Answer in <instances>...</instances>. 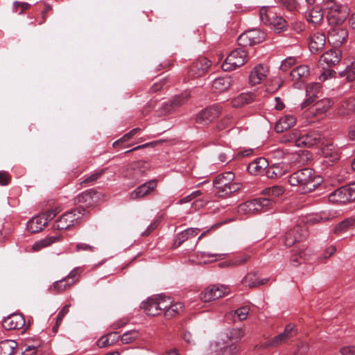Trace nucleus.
I'll use <instances>...</instances> for the list:
<instances>
[{
	"instance_id": "19",
	"label": "nucleus",
	"mask_w": 355,
	"mask_h": 355,
	"mask_svg": "<svg viewBox=\"0 0 355 355\" xmlns=\"http://www.w3.org/2000/svg\"><path fill=\"white\" fill-rule=\"evenodd\" d=\"M163 301H158V298H149L146 302H142L141 308L148 315L156 316L161 313L166 306H161Z\"/></svg>"
},
{
	"instance_id": "45",
	"label": "nucleus",
	"mask_w": 355,
	"mask_h": 355,
	"mask_svg": "<svg viewBox=\"0 0 355 355\" xmlns=\"http://www.w3.org/2000/svg\"><path fill=\"white\" fill-rule=\"evenodd\" d=\"M239 351L240 347L236 343H232L221 348L218 355H236Z\"/></svg>"
},
{
	"instance_id": "26",
	"label": "nucleus",
	"mask_w": 355,
	"mask_h": 355,
	"mask_svg": "<svg viewBox=\"0 0 355 355\" xmlns=\"http://www.w3.org/2000/svg\"><path fill=\"white\" fill-rule=\"evenodd\" d=\"M232 78L230 76L220 77L216 78L212 84V89L216 93L225 92L232 85Z\"/></svg>"
},
{
	"instance_id": "50",
	"label": "nucleus",
	"mask_w": 355,
	"mask_h": 355,
	"mask_svg": "<svg viewBox=\"0 0 355 355\" xmlns=\"http://www.w3.org/2000/svg\"><path fill=\"white\" fill-rule=\"evenodd\" d=\"M242 187V183L232 181L224 193V198L239 191Z\"/></svg>"
},
{
	"instance_id": "57",
	"label": "nucleus",
	"mask_w": 355,
	"mask_h": 355,
	"mask_svg": "<svg viewBox=\"0 0 355 355\" xmlns=\"http://www.w3.org/2000/svg\"><path fill=\"white\" fill-rule=\"evenodd\" d=\"M64 216L65 214H63L62 216L60 218V219L55 222V223L53 225V229L54 230H61L63 231L64 232H66L67 225H65V221H62V219H64Z\"/></svg>"
},
{
	"instance_id": "47",
	"label": "nucleus",
	"mask_w": 355,
	"mask_h": 355,
	"mask_svg": "<svg viewBox=\"0 0 355 355\" xmlns=\"http://www.w3.org/2000/svg\"><path fill=\"white\" fill-rule=\"evenodd\" d=\"M213 291H214V300H216L218 298L224 297L226 294L229 293L230 288L223 285H220V286L214 285Z\"/></svg>"
},
{
	"instance_id": "59",
	"label": "nucleus",
	"mask_w": 355,
	"mask_h": 355,
	"mask_svg": "<svg viewBox=\"0 0 355 355\" xmlns=\"http://www.w3.org/2000/svg\"><path fill=\"white\" fill-rule=\"evenodd\" d=\"M11 180V175L5 171H0V185L6 186Z\"/></svg>"
},
{
	"instance_id": "44",
	"label": "nucleus",
	"mask_w": 355,
	"mask_h": 355,
	"mask_svg": "<svg viewBox=\"0 0 355 355\" xmlns=\"http://www.w3.org/2000/svg\"><path fill=\"white\" fill-rule=\"evenodd\" d=\"M83 272V268L77 267L68 274V287L78 282L80 274Z\"/></svg>"
},
{
	"instance_id": "17",
	"label": "nucleus",
	"mask_w": 355,
	"mask_h": 355,
	"mask_svg": "<svg viewBox=\"0 0 355 355\" xmlns=\"http://www.w3.org/2000/svg\"><path fill=\"white\" fill-rule=\"evenodd\" d=\"M342 58V52L338 49H331L324 52L320 58V64H326L331 67L338 64Z\"/></svg>"
},
{
	"instance_id": "60",
	"label": "nucleus",
	"mask_w": 355,
	"mask_h": 355,
	"mask_svg": "<svg viewBox=\"0 0 355 355\" xmlns=\"http://www.w3.org/2000/svg\"><path fill=\"white\" fill-rule=\"evenodd\" d=\"M248 313L249 309L245 306L239 308L235 311V315H237V317L241 321L246 319Z\"/></svg>"
},
{
	"instance_id": "18",
	"label": "nucleus",
	"mask_w": 355,
	"mask_h": 355,
	"mask_svg": "<svg viewBox=\"0 0 355 355\" xmlns=\"http://www.w3.org/2000/svg\"><path fill=\"white\" fill-rule=\"evenodd\" d=\"M2 325L6 330L20 329L25 326V319L21 313H13L3 320Z\"/></svg>"
},
{
	"instance_id": "39",
	"label": "nucleus",
	"mask_w": 355,
	"mask_h": 355,
	"mask_svg": "<svg viewBox=\"0 0 355 355\" xmlns=\"http://www.w3.org/2000/svg\"><path fill=\"white\" fill-rule=\"evenodd\" d=\"M271 24L278 33H281L282 31L286 30L288 26L287 21L281 16L274 17Z\"/></svg>"
},
{
	"instance_id": "8",
	"label": "nucleus",
	"mask_w": 355,
	"mask_h": 355,
	"mask_svg": "<svg viewBox=\"0 0 355 355\" xmlns=\"http://www.w3.org/2000/svg\"><path fill=\"white\" fill-rule=\"evenodd\" d=\"M221 113V107L218 105H214L200 111L196 118V122L199 124L207 125L215 119L218 118Z\"/></svg>"
},
{
	"instance_id": "13",
	"label": "nucleus",
	"mask_w": 355,
	"mask_h": 355,
	"mask_svg": "<svg viewBox=\"0 0 355 355\" xmlns=\"http://www.w3.org/2000/svg\"><path fill=\"white\" fill-rule=\"evenodd\" d=\"M269 73L267 65L259 64L256 65L250 71L249 75V83L251 85H257L264 80Z\"/></svg>"
},
{
	"instance_id": "34",
	"label": "nucleus",
	"mask_w": 355,
	"mask_h": 355,
	"mask_svg": "<svg viewBox=\"0 0 355 355\" xmlns=\"http://www.w3.org/2000/svg\"><path fill=\"white\" fill-rule=\"evenodd\" d=\"M189 96V93L185 92L184 93L172 97L169 101L173 106L174 111L184 105L188 101Z\"/></svg>"
},
{
	"instance_id": "24",
	"label": "nucleus",
	"mask_w": 355,
	"mask_h": 355,
	"mask_svg": "<svg viewBox=\"0 0 355 355\" xmlns=\"http://www.w3.org/2000/svg\"><path fill=\"white\" fill-rule=\"evenodd\" d=\"M288 166L283 163L275 164L266 169V175L270 179L281 178L288 171Z\"/></svg>"
},
{
	"instance_id": "62",
	"label": "nucleus",
	"mask_w": 355,
	"mask_h": 355,
	"mask_svg": "<svg viewBox=\"0 0 355 355\" xmlns=\"http://www.w3.org/2000/svg\"><path fill=\"white\" fill-rule=\"evenodd\" d=\"M336 74V72L331 69H328L327 70H324L320 76L319 79L321 81H325L329 78L335 77Z\"/></svg>"
},
{
	"instance_id": "3",
	"label": "nucleus",
	"mask_w": 355,
	"mask_h": 355,
	"mask_svg": "<svg viewBox=\"0 0 355 355\" xmlns=\"http://www.w3.org/2000/svg\"><path fill=\"white\" fill-rule=\"evenodd\" d=\"M324 8L327 10V18L331 26L342 24L349 15V8L336 0H326Z\"/></svg>"
},
{
	"instance_id": "5",
	"label": "nucleus",
	"mask_w": 355,
	"mask_h": 355,
	"mask_svg": "<svg viewBox=\"0 0 355 355\" xmlns=\"http://www.w3.org/2000/svg\"><path fill=\"white\" fill-rule=\"evenodd\" d=\"M329 198L333 202L347 203L354 201L355 182L337 189L330 193Z\"/></svg>"
},
{
	"instance_id": "30",
	"label": "nucleus",
	"mask_w": 355,
	"mask_h": 355,
	"mask_svg": "<svg viewBox=\"0 0 355 355\" xmlns=\"http://www.w3.org/2000/svg\"><path fill=\"white\" fill-rule=\"evenodd\" d=\"M62 239V234L46 237L44 239H42L40 241L35 242L32 245V250L35 252H37L44 248L49 246L51 244L53 243L54 242L61 240Z\"/></svg>"
},
{
	"instance_id": "49",
	"label": "nucleus",
	"mask_w": 355,
	"mask_h": 355,
	"mask_svg": "<svg viewBox=\"0 0 355 355\" xmlns=\"http://www.w3.org/2000/svg\"><path fill=\"white\" fill-rule=\"evenodd\" d=\"M265 191L269 196L278 197L284 193V189L281 186H273L266 188Z\"/></svg>"
},
{
	"instance_id": "46",
	"label": "nucleus",
	"mask_w": 355,
	"mask_h": 355,
	"mask_svg": "<svg viewBox=\"0 0 355 355\" xmlns=\"http://www.w3.org/2000/svg\"><path fill=\"white\" fill-rule=\"evenodd\" d=\"M279 3L282 8L291 12L296 10L299 6L297 0H279Z\"/></svg>"
},
{
	"instance_id": "54",
	"label": "nucleus",
	"mask_w": 355,
	"mask_h": 355,
	"mask_svg": "<svg viewBox=\"0 0 355 355\" xmlns=\"http://www.w3.org/2000/svg\"><path fill=\"white\" fill-rule=\"evenodd\" d=\"M238 44L239 46H241V48L245 49L247 46H252L249 37H248V35L246 33H242L239 37H238Z\"/></svg>"
},
{
	"instance_id": "31",
	"label": "nucleus",
	"mask_w": 355,
	"mask_h": 355,
	"mask_svg": "<svg viewBox=\"0 0 355 355\" xmlns=\"http://www.w3.org/2000/svg\"><path fill=\"white\" fill-rule=\"evenodd\" d=\"M17 343L13 340H4L0 342V355H15Z\"/></svg>"
},
{
	"instance_id": "11",
	"label": "nucleus",
	"mask_w": 355,
	"mask_h": 355,
	"mask_svg": "<svg viewBox=\"0 0 355 355\" xmlns=\"http://www.w3.org/2000/svg\"><path fill=\"white\" fill-rule=\"evenodd\" d=\"M211 66V62L206 58H201L192 63L188 69V76L191 78H198L203 76Z\"/></svg>"
},
{
	"instance_id": "29",
	"label": "nucleus",
	"mask_w": 355,
	"mask_h": 355,
	"mask_svg": "<svg viewBox=\"0 0 355 355\" xmlns=\"http://www.w3.org/2000/svg\"><path fill=\"white\" fill-rule=\"evenodd\" d=\"M333 104L334 103L330 98H323L318 101L311 109L315 115H320L327 112Z\"/></svg>"
},
{
	"instance_id": "7",
	"label": "nucleus",
	"mask_w": 355,
	"mask_h": 355,
	"mask_svg": "<svg viewBox=\"0 0 355 355\" xmlns=\"http://www.w3.org/2000/svg\"><path fill=\"white\" fill-rule=\"evenodd\" d=\"M235 175L232 171H227L217 175L214 181L213 186L216 189V196L224 198V193L230 183L234 181Z\"/></svg>"
},
{
	"instance_id": "64",
	"label": "nucleus",
	"mask_w": 355,
	"mask_h": 355,
	"mask_svg": "<svg viewBox=\"0 0 355 355\" xmlns=\"http://www.w3.org/2000/svg\"><path fill=\"white\" fill-rule=\"evenodd\" d=\"M340 352L342 355H355V346L343 347Z\"/></svg>"
},
{
	"instance_id": "58",
	"label": "nucleus",
	"mask_w": 355,
	"mask_h": 355,
	"mask_svg": "<svg viewBox=\"0 0 355 355\" xmlns=\"http://www.w3.org/2000/svg\"><path fill=\"white\" fill-rule=\"evenodd\" d=\"M202 192L200 190H197L192 192L191 194L185 196L180 200V204H184L191 201L193 199L201 196Z\"/></svg>"
},
{
	"instance_id": "63",
	"label": "nucleus",
	"mask_w": 355,
	"mask_h": 355,
	"mask_svg": "<svg viewBox=\"0 0 355 355\" xmlns=\"http://www.w3.org/2000/svg\"><path fill=\"white\" fill-rule=\"evenodd\" d=\"M349 73L347 77V81L352 82L355 80V60L352 64L347 66Z\"/></svg>"
},
{
	"instance_id": "40",
	"label": "nucleus",
	"mask_w": 355,
	"mask_h": 355,
	"mask_svg": "<svg viewBox=\"0 0 355 355\" xmlns=\"http://www.w3.org/2000/svg\"><path fill=\"white\" fill-rule=\"evenodd\" d=\"M252 45L259 44L264 39V33L259 31H250L245 32Z\"/></svg>"
},
{
	"instance_id": "9",
	"label": "nucleus",
	"mask_w": 355,
	"mask_h": 355,
	"mask_svg": "<svg viewBox=\"0 0 355 355\" xmlns=\"http://www.w3.org/2000/svg\"><path fill=\"white\" fill-rule=\"evenodd\" d=\"M347 38V29L340 27L338 25L334 26V27H331L328 32V41L335 47L340 46L343 44L345 43Z\"/></svg>"
},
{
	"instance_id": "6",
	"label": "nucleus",
	"mask_w": 355,
	"mask_h": 355,
	"mask_svg": "<svg viewBox=\"0 0 355 355\" xmlns=\"http://www.w3.org/2000/svg\"><path fill=\"white\" fill-rule=\"evenodd\" d=\"M324 137L319 131H311L295 137V145L311 148L317 145H324Z\"/></svg>"
},
{
	"instance_id": "22",
	"label": "nucleus",
	"mask_w": 355,
	"mask_h": 355,
	"mask_svg": "<svg viewBox=\"0 0 355 355\" xmlns=\"http://www.w3.org/2000/svg\"><path fill=\"white\" fill-rule=\"evenodd\" d=\"M326 37L323 33H316L310 38L309 47L313 53H317L321 51L325 44Z\"/></svg>"
},
{
	"instance_id": "20",
	"label": "nucleus",
	"mask_w": 355,
	"mask_h": 355,
	"mask_svg": "<svg viewBox=\"0 0 355 355\" xmlns=\"http://www.w3.org/2000/svg\"><path fill=\"white\" fill-rule=\"evenodd\" d=\"M199 232L200 230L198 228H188L178 234L174 239L172 248H178L186 241L195 238Z\"/></svg>"
},
{
	"instance_id": "25",
	"label": "nucleus",
	"mask_w": 355,
	"mask_h": 355,
	"mask_svg": "<svg viewBox=\"0 0 355 355\" xmlns=\"http://www.w3.org/2000/svg\"><path fill=\"white\" fill-rule=\"evenodd\" d=\"M295 123L296 118L293 115H286L276 123L275 130L277 133H281L290 129Z\"/></svg>"
},
{
	"instance_id": "28",
	"label": "nucleus",
	"mask_w": 355,
	"mask_h": 355,
	"mask_svg": "<svg viewBox=\"0 0 355 355\" xmlns=\"http://www.w3.org/2000/svg\"><path fill=\"white\" fill-rule=\"evenodd\" d=\"M256 98L253 93H242L232 100V104L235 107H242L255 101Z\"/></svg>"
},
{
	"instance_id": "61",
	"label": "nucleus",
	"mask_w": 355,
	"mask_h": 355,
	"mask_svg": "<svg viewBox=\"0 0 355 355\" xmlns=\"http://www.w3.org/2000/svg\"><path fill=\"white\" fill-rule=\"evenodd\" d=\"M312 254V250L309 248L300 249L297 252V256L304 261L308 260Z\"/></svg>"
},
{
	"instance_id": "51",
	"label": "nucleus",
	"mask_w": 355,
	"mask_h": 355,
	"mask_svg": "<svg viewBox=\"0 0 355 355\" xmlns=\"http://www.w3.org/2000/svg\"><path fill=\"white\" fill-rule=\"evenodd\" d=\"M31 5L26 2L15 1L13 3V12L21 15L24 10L28 9Z\"/></svg>"
},
{
	"instance_id": "15",
	"label": "nucleus",
	"mask_w": 355,
	"mask_h": 355,
	"mask_svg": "<svg viewBox=\"0 0 355 355\" xmlns=\"http://www.w3.org/2000/svg\"><path fill=\"white\" fill-rule=\"evenodd\" d=\"M157 186V182L156 180L145 182L130 193V198L137 200L150 195L154 191Z\"/></svg>"
},
{
	"instance_id": "32",
	"label": "nucleus",
	"mask_w": 355,
	"mask_h": 355,
	"mask_svg": "<svg viewBox=\"0 0 355 355\" xmlns=\"http://www.w3.org/2000/svg\"><path fill=\"white\" fill-rule=\"evenodd\" d=\"M268 281V279L267 278L259 280L254 273H248L243 279L242 284L249 288H254L265 284Z\"/></svg>"
},
{
	"instance_id": "48",
	"label": "nucleus",
	"mask_w": 355,
	"mask_h": 355,
	"mask_svg": "<svg viewBox=\"0 0 355 355\" xmlns=\"http://www.w3.org/2000/svg\"><path fill=\"white\" fill-rule=\"evenodd\" d=\"M213 290L214 285L205 288L204 291H202L200 294V299L205 302H208L214 300V291Z\"/></svg>"
},
{
	"instance_id": "1",
	"label": "nucleus",
	"mask_w": 355,
	"mask_h": 355,
	"mask_svg": "<svg viewBox=\"0 0 355 355\" xmlns=\"http://www.w3.org/2000/svg\"><path fill=\"white\" fill-rule=\"evenodd\" d=\"M288 182L292 187H296L302 193H310L315 189L320 183V177L316 175L311 168H304L291 174Z\"/></svg>"
},
{
	"instance_id": "52",
	"label": "nucleus",
	"mask_w": 355,
	"mask_h": 355,
	"mask_svg": "<svg viewBox=\"0 0 355 355\" xmlns=\"http://www.w3.org/2000/svg\"><path fill=\"white\" fill-rule=\"evenodd\" d=\"M159 115H167L169 114L174 111L173 106L171 105L170 101L164 102L162 104V105L159 107L157 110Z\"/></svg>"
},
{
	"instance_id": "42",
	"label": "nucleus",
	"mask_w": 355,
	"mask_h": 355,
	"mask_svg": "<svg viewBox=\"0 0 355 355\" xmlns=\"http://www.w3.org/2000/svg\"><path fill=\"white\" fill-rule=\"evenodd\" d=\"M107 168H101L96 171L94 173L88 176L84 180L81 182V184H93L98 179H100L103 175L105 173Z\"/></svg>"
},
{
	"instance_id": "56",
	"label": "nucleus",
	"mask_w": 355,
	"mask_h": 355,
	"mask_svg": "<svg viewBox=\"0 0 355 355\" xmlns=\"http://www.w3.org/2000/svg\"><path fill=\"white\" fill-rule=\"evenodd\" d=\"M321 86L320 83H312L306 87V94H313L314 96H318L317 94L320 92Z\"/></svg>"
},
{
	"instance_id": "4",
	"label": "nucleus",
	"mask_w": 355,
	"mask_h": 355,
	"mask_svg": "<svg viewBox=\"0 0 355 355\" xmlns=\"http://www.w3.org/2000/svg\"><path fill=\"white\" fill-rule=\"evenodd\" d=\"M247 53L245 49L237 48L228 55L222 64L223 71H229L243 66L247 62Z\"/></svg>"
},
{
	"instance_id": "27",
	"label": "nucleus",
	"mask_w": 355,
	"mask_h": 355,
	"mask_svg": "<svg viewBox=\"0 0 355 355\" xmlns=\"http://www.w3.org/2000/svg\"><path fill=\"white\" fill-rule=\"evenodd\" d=\"M305 16L309 23L316 26L322 21L323 12L320 6H316L308 10L305 13Z\"/></svg>"
},
{
	"instance_id": "14",
	"label": "nucleus",
	"mask_w": 355,
	"mask_h": 355,
	"mask_svg": "<svg viewBox=\"0 0 355 355\" xmlns=\"http://www.w3.org/2000/svg\"><path fill=\"white\" fill-rule=\"evenodd\" d=\"M321 151L323 163L327 165H332L340 159L339 150L333 144H327L322 148Z\"/></svg>"
},
{
	"instance_id": "10",
	"label": "nucleus",
	"mask_w": 355,
	"mask_h": 355,
	"mask_svg": "<svg viewBox=\"0 0 355 355\" xmlns=\"http://www.w3.org/2000/svg\"><path fill=\"white\" fill-rule=\"evenodd\" d=\"M150 169V164L144 161L132 162L128 168L127 175L130 179L139 182Z\"/></svg>"
},
{
	"instance_id": "41",
	"label": "nucleus",
	"mask_w": 355,
	"mask_h": 355,
	"mask_svg": "<svg viewBox=\"0 0 355 355\" xmlns=\"http://www.w3.org/2000/svg\"><path fill=\"white\" fill-rule=\"evenodd\" d=\"M140 337V334L137 330H131L124 333L121 336V342L123 344H129Z\"/></svg>"
},
{
	"instance_id": "43",
	"label": "nucleus",
	"mask_w": 355,
	"mask_h": 355,
	"mask_svg": "<svg viewBox=\"0 0 355 355\" xmlns=\"http://www.w3.org/2000/svg\"><path fill=\"white\" fill-rule=\"evenodd\" d=\"M67 288V280L66 277L62 278L60 280L56 281L51 287L50 291L53 293L58 294L63 293Z\"/></svg>"
},
{
	"instance_id": "16",
	"label": "nucleus",
	"mask_w": 355,
	"mask_h": 355,
	"mask_svg": "<svg viewBox=\"0 0 355 355\" xmlns=\"http://www.w3.org/2000/svg\"><path fill=\"white\" fill-rule=\"evenodd\" d=\"M309 75V67L305 64L295 67L290 73L291 78L294 81L293 86L295 88H300L301 83H304Z\"/></svg>"
},
{
	"instance_id": "12",
	"label": "nucleus",
	"mask_w": 355,
	"mask_h": 355,
	"mask_svg": "<svg viewBox=\"0 0 355 355\" xmlns=\"http://www.w3.org/2000/svg\"><path fill=\"white\" fill-rule=\"evenodd\" d=\"M306 236V230L300 226H295L286 232L284 236V243L287 247H291L295 243L300 242Z\"/></svg>"
},
{
	"instance_id": "33",
	"label": "nucleus",
	"mask_w": 355,
	"mask_h": 355,
	"mask_svg": "<svg viewBox=\"0 0 355 355\" xmlns=\"http://www.w3.org/2000/svg\"><path fill=\"white\" fill-rule=\"evenodd\" d=\"M354 226L355 218H347L336 225L334 232L336 234H340Z\"/></svg>"
},
{
	"instance_id": "36",
	"label": "nucleus",
	"mask_w": 355,
	"mask_h": 355,
	"mask_svg": "<svg viewBox=\"0 0 355 355\" xmlns=\"http://www.w3.org/2000/svg\"><path fill=\"white\" fill-rule=\"evenodd\" d=\"M226 335L229 340L236 343L244 336L245 332L241 328H232L227 331Z\"/></svg>"
},
{
	"instance_id": "21",
	"label": "nucleus",
	"mask_w": 355,
	"mask_h": 355,
	"mask_svg": "<svg viewBox=\"0 0 355 355\" xmlns=\"http://www.w3.org/2000/svg\"><path fill=\"white\" fill-rule=\"evenodd\" d=\"M44 216L40 214L29 220L27 223V230L31 233H37L42 231L47 225Z\"/></svg>"
},
{
	"instance_id": "53",
	"label": "nucleus",
	"mask_w": 355,
	"mask_h": 355,
	"mask_svg": "<svg viewBox=\"0 0 355 355\" xmlns=\"http://www.w3.org/2000/svg\"><path fill=\"white\" fill-rule=\"evenodd\" d=\"M167 83V78H163L160 79L159 81L155 83L149 89L148 92L149 93H155L159 91H160L163 87Z\"/></svg>"
},
{
	"instance_id": "38",
	"label": "nucleus",
	"mask_w": 355,
	"mask_h": 355,
	"mask_svg": "<svg viewBox=\"0 0 355 355\" xmlns=\"http://www.w3.org/2000/svg\"><path fill=\"white\" fill-rule=\"evenodd\" d=\"M116 332L107 334L105 336H102L97 342V345L101 347H105L114 344L116 338Z\"/></svg>"
},
{
	"instance_id": "23",
	"label": "nucleus",
	"mask_w": 355,
	"mask_h": 355,
	"mask_svg": "<svg viewBox=\"0 0 355 355\" xmlns=\"http://www.w3.org/2000/svg\"><path fill=\"white\" fill-rule=\"evenodd\" d=\"M268 165V161L265 158L259 157L248 164V171L251 175H257L266 171Z\"/></svg>"
},
{
	"instance_id": "55",
	"label": "nucleus",
	"mask_w": 355,
	"mask_h": 355,
	"mask_svg": "<svg viewBox=\"0 0 355 355\" xmlns=\"http://www.w3.org/2000/svg\"><path fill=\"white\" fill-rule=\"evenodd\" d=\"M296 60L293 57H288L282 62L280 69L283 71H286L289 68L295 64Z\"/></svg>"
},
{
	"instance_id": "35",
	"label": "nucleus",
	"mask_w": 355,
	"mask_h": 355,
	"mask_svg": "<svg viewBox=\"0 0 355 355\" xmlns=\"http://www.w3.org/2000/svg\"><path fill=\"white\" fill-rule=\"evenodd\" d=\"M182 309L183 304L181 302H177L169 306H166V309H164L165 311L164 317L170 320L179 314L180 311H182Z\"/></svg>"
},
{
	"instance_id": "2",
	"label": "nucleus",
	"mask_w": 355,
	"mask_h": 355,
	"mask_svg": "<svg viewBox=\"0 0 355 355\" xmlns=\"http://www.w3.org/2000/svg\"><path fill=\"white\" fill-rule=\"evenodd\" d=\"M98 199L97 192L94 189H88L79 194L74 199V204L78 206L68 211V220L70 218L72 223L71 226H74V221H77L81 216L84 215L85 207L94 206ZM71 225L68 224V229Z\"/></svg>"
},
{
	"instance_id": "37",
	"label": "nucleus",
	"mask_w": 355,
	"mask_h": 355,
	"mask_svg": "<svg viewBox=\"0 0 355 355\" xmlns=\"http://www.w3.org/2000/svg\"><path fill=\"white\" fill-rule=\"evenodd\" d=\"M355 111V98H349L342 103L339 108L341 115L349 114Z\"/></svg>"
}]
</instances>
